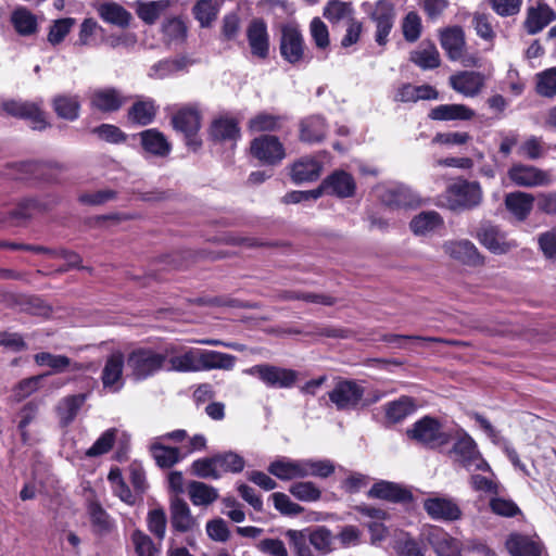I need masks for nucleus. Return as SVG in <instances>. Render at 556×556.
Here are the masks:
<instances>
[{"label": "nucleus", "instance_id": "obj_34", "mask_svg": "<svg viewBox=\"0 0 556 556\" xmlns=\"http://www.w3.org/2000/svg\"><path fill=\"white\" fill-rule=\"evenodd\" d=\"M476 113L465 104H440L429 112L432 121H470Z\"/></svg>", "mask_w": 556, "mask_h": 556}, {"label": "nucleus", "instance_id": "obj_32", "mask_svg": "<svg viewBox=\"0 0 556 556\" xmlns=\"http://www.w3.org/2000/svg\"><path fill=\"white\" fill-rule=\"evenodd\" d=\"M444 225L442 216L435 211H425L412 218L409 229L417 237H426Z\"/></svg>", "mask_w": 556, "mask_h": 556}, {"label": "nucleus", "instance_id": "obj_7", "mask_svg": "<svg viewBox=\"0 0 556 556\" xmlns=\"http://www.w3.org/2000/svg\"><path fill=\"white\" fill-rule=\"evenodd\" d=\"M201 111L197 105L184 106L172 117L173 127L184 134L187 146L194 151L202 144L197 136L201 128Z\"/></svg>", "mask_w": 556, "mask_h": 556}, {"label": "nucleus", "instance_id": "obj_38", "mask_svg": "<svg viewBox=\"0 0 556 556\" xmlns=\"http://www.w3.org/2000/svg\"><path fill=\"white\" fill-rule=\"evenodd\" d=\"M97 12L105 23L118 27H127L131 18V14L127 10L113 1L99 4Z\"/></svg>", "mask_w": 556, "mask_h": 556}, {"label": "nucleus", "instance_id": "obj_48", "mask_svg": "<svg viewBox=\"0 0 556 556\" xmlns=\"http://www.w3.org/2000/svg\"><path fill=\"white\" fill-rule=\"evenodd\" d=\"M169 5V0L138 2L137 14L146 24L152 25Z\"/></svg>", "mask_w": 556, "mask_h": 556}, {"label": "nucleus", "instance_id": "obj_6", "mask_svg": "<svg viewBox=\"0 0 556 556\" xmlns=\"http://www.w3.org/2000/svg\"><path fill=\"white\" fill-rule=\"evenodd\" d=\"M364 387L355 380H339L328 393L330 402L338 410H355L365 404L363 397Z\"/></svg>", "mask_w": 556, "mask_h": 556}, {"label": "nucleus", "instance_id": "obj_37", "mask_svg": "<svg viewBox=\"0 0 556 556\" xmlns=\"http://www.w3.org/2000/svg\"><path fill=\"white\" fill-rule=\"evenodd\" d=\"M210 137L217 142L237 141L240 138L237 121L227 116L215 118L210 127Z\"/></svg>", "mask_w": 556, "mask_h": 556}, {"label": "nucleus", "instance_id": "obj_61", "mask_svg": "<svg viewBox=\"0 0 556 556\" xmlns=\"http://www.w3.org/2000/svg\"><path fill=\"white\" fill-rule=\"evenodd\" d=\"M75 22L76 21L73 17H65L54 21L50 26L48 41L53 46L61 43L71 31L72 27L75 25Z\"/></svg>", "mask_w": 556, "mask_h": 556}, {"label": "nucleus", "instance_id": "obj_44", "mask_svg": "<svg viewBox=\"0 0 556 556\" xmlns=\"http://www.w3.org/2000/svg\"><path fill=\"white\" fill-rule=\"evenodd\" d=\"M410 61L422 70H432L440 66V53L432 42H422L410 53Z\"/></svg>", "mask_w": 556, "mask_h": 556}, {"label": "nucleus", "instance_id": "obj_54", "mask_svg": "<svg viewBox=\"0 0 556 556\" xmlns=\"http://www.w3.org/2000/svg\"><path fill=\"white\" fill-rule=\"evenodd\" d=\"M186 65L187 61L184 59L162 60L150 67L148 76L153 79H163L177 71L182 70Z\"/></svg>", "mask_w": 556, "mask_h": 556}, {"label": "nucleus", "instance_id": "obj_27", "mask_svg": "<svg viewBox=\"0 0 556 556\" xmlns=\"http://www.w3.org/2000/svg\"><path fill=\"white\" fill-rule=\"evenodd\" d=\"M427 540L438 554V556H459L462 552V543L452 538L443 529L431 528L427 534Z\"/></svg>", "mask_w": 556, "mask_h": 556}, {"label": "nucleus", "instance_id": "obj_45", "mask_svg": "<svg viewBox=\"0 0 556 556\" xmlns=\"http://www.w3.org/2000/svg\"><path fill=\"white\" fill-rule=\"evenodd\" d=\"M324 16L332 24H338L342 21L349 23L351 20H354V8L351 2L331 0L324 8Z\"/></svg>", "mask_w": 556, "mask_h": 556}, {"label": "nucleus", "instance_id": "obj_33", "mask_svg": "<svg viewBox=\"0 0 556 556\" xmlns=\"http://www.w3.org/2000/svg\"><path fill=\"white\" fill-rule=\"evenodd\" d=\"M535 198L531 193L515 191L505 195V206L519 222H523L530 215Z\"/></svg>", "mask_w": 556, "mask_h": 556}, {"label": "nucleus", "instance_id": "obj_17", "mask_svg": "<svg viewBox=\"0 0 556 556\" xmlns=\"http://www.w3.org/2000/svg\"><path fill=\"white\" fill-rule=\"evenodd\" d=\"M485 81L484 74L476 71H460L448 78L451 88L466 98L477 97L484 89Z\"/></svg>", "mask_w": 556, "mask_h": 556}, {"label": "nucleus", "instance_id": "obj_39", "mask_svg": "<svg viewBox=\"0 0 556 556\" xmlns=\"http://www.w3.org/2000/svg\"><path fill=\"white\" fill-rule=\"evenodd\" d=\"M416 410V403L409 396L389 402L384 405L386 418L391 424H397Z\"/></svg>", "mask_w": 556, "mask_h": 556}, {"label": "nucleus", "instance_id": "obj_58", "mask_svg": "<svg viewBox=\"0 0 556 556\" xmlns=\"http://www.w3.org/2000/svg\"><path fill=\"white\" fill-rule=\"evenodd\" d=\"M218 8L213 0H200L193 7L194 17L202 27H208L217 17Z\"/></svg>", "mask_w": 556, "mask_h": 556}, {"label": "nucleus", "instance_id": "obj_9", "mask_svg": "<svg viewBox=\"0 0 556 556\" xmlns=\"http://www.w3.org/2000/svg\"><path fill=\"white\" fill-rule=\"evenodd\" d=\"M369 17L375 24V41L380 47L387 46L395 22V8L393 3L390 0L377 1Z\"/></svg>", "mask_w": 556, "mask_h": 556}, {"label": "nucleus", "instance_id": "obj_43", "mask_svg": "<svg viewBox=\"0 0 556 556\" xmlns=\"http://www.w3.org/2000/svg\"><path fill=\"white\" fill-rule=\"evenodd\" d=\"M11 23L21 36H31L37 33V17L28 9L20 7L11 14Z\"/></svg>", "mask_w": 556, "mask_h": 556}, {"label": "nucleus", "instance_id": "obj_57", "mask_svg": "<svg viewBox=\"0 0 556 556\" xmlns=\"http://www.w3.org/2000/svg\"><path fill=\"white\" fill-rule=\"evenodd\" d=\"M401 27L403 37L408 42H416L421 36V18L415 11H410L404 16Z\"/></svg>", "mask_w": 556, "mask_h": 556}, {"label": "nucleus", "instance_id": "obj_11", "mask_svg": "<svg viewBox=\"0 0 556 556\" xmlns=\"http://www.w3.org/2000/svg\"><path fill=\"white\" fill-rule=\"evenodd\" d=\"M441 248L447 257L466 266H482L485 262V257L468 239L446 240Z\"/></svg>", "mask_w": 556, "mask_h": 556}, {"label": "nucleus", "instance_id": "obj_25", "mask_svg": "<svg viewBox=\"0 0 556 556\" xmlns=\"http://www.w3.org/2000/svg\"><path fill=\"white\" fill-rule=\"evenodd\" d=\"M440 42L452 61H459L465 51V31L460 26H450L440 30Z\"/></svg>", "mask_w": 556, "mask_h": 556}, {"label": "nucleus", "instance_id": "obj_55", "mask_svg": "<svg viewBox=\"0 0 556 556\" xmlns=\"http://www.w3.org/2000/svg\"><path fill=\"white\" fill-rule=\"evenodd\" d=\"M289 492L301 502H317L321 497V491L312 481L295 482L289 488Z\"/></svg>", "mask_w": 556, "mask_h": 556}, {"label": "nucleus", "instance_id": "obj_29", "mask_svg": "<svg viewBox=\"0 0 556 556\" xmlns=\"http://www.w3.org/2000/svg\"><path fill=\"white\" fill-rule=\"evenodd\" d=\"M439 92L430 85L414 86L403 84L394 92V101L402 103H415L419 100H437Z\"/></svg>", "mask_w": 556, "mask_h": 556}, {"label": "nucleus", "instance_id": "obj_36", "mask_svg": "<svg viewBox=\"0 0 556 556\" xmlns=\"http://www.w3.org/2000/svg\"><path fill=\"white\" fill-rule=\"evenodd\" d=\"M506 548L511 556H541L540 543L528 535L511 533L506 540Z\"/></svg>", "mask_w": 556, "mask_h": 556}, {"label": "nucleus", "instance_id": "obj_49", "mask_svg": "<svg viewBox=\"0 0 556 556\" xmlns=\"http://www.w3.org/2000/svg\"><path fill=\"white\" fill-rule=\"evenodd\" d=\"M163 40L167 46L181 45L187 36V27L179 18H170L162 26Z\"/></svg>", "mask_w": 556, "mask_h": 556}, {"label": "nucleus", "instance_id": "obj_12", "mask_svg": "<svg viewBox=\"0 0 556 556\" xmlns=\"http://www.w3.org/2000/svg\"><path fill=\"white\" fill-rule=\"evenodd\" d=\"M476 239L488 251L503 255L517 248V242L508 240L506 233L490 223L482 224L476 232Z\"/></svg>", "mask_w": 556, "mask_h": 556}, {"label": "nucleus", "instance_id": "obj_42", "mask_svg": "<svg viewBox=\"0 0 556 556\" xmlns=\"http://www.w3.org/2000/svg\"><path fill=\"white\" fill-rule=\"evenodd\" d=\"M368 496L391 502H402L409 497V492L396 483L380 481L371 486Z\"/></svg>", "mask_w": 556, "mask_h": 556}, {"label": "nucleus", "instance_id": "obj_35", "mask_svg": "<svg viewBox=\"0 0 556 556\" xmlns=\"http://www.w3.org/2000/svg\"><path fill=\"white\" fill-rule=\"evenodd\" d=\"M321 168V163L318 160L312 156H303L293 163L291 178L295 184L314 181L319 178Z\"/></svg>", "mask_w": 556, "mask_h": 556}, {"label": "nucleus", "instance_id": "obj_20", "mask_svg": "<svg viewBox=\"0 0 556 556\" xmlns=\"http://www.w3.org/2000/svg\"><path fill=\"white\" fill-rule=\"evenodd\" d=\"M2 106L12 116L28 118L31 122V127L36 130H42L47 127L43 112L34 102L10 100L4 102Z\"/></svg>", "mask_w": 556, "mask_h": 556}, {"label": "nucleus", "instance_id": "obj_15", "mask_svg": "<svg viewBox=\"0 0 556 556\" xmlns=\"http://www.w3.org/2000/svg\"><path fill=\"white\" fill-rule=\"evenodd\" d=\"M251 154L264 164L275 165L280 163L285 156L283 144L275 136L264 135L251 142Z\"/></svg>", "mask_w": 556, "mask_h": 556}, {"label": "nucleus", "instance_id": "obj_4", "mask_svg": "<svg viewBox=\"0 0 556 556\" xmlns=\"http://www.w3.org/2000/svg\"><path fill=\"white\" fill-rule=\"evenodd\" d=\"M187 439L188 433L184 429L164 433L151 440L149 452L159 467L170 468L184 459V457L179 447L167 446L165 442L173 441L175 443H182Z\"/></svg>", "mask_w": 556, "mask_h": 556}, {"label": "nucleus", "instance_id": "obj_18", "mask_svg": "<svg viewBox=\"0 0 556 556\" xmlns=\"http://www.w3.org/2000/svg\"><path fill=\"white\" fill-rule=\"evenodd\" d=\"M555 20V11L543 0H539L535 5L527 8L522 26L528 35H535Z\"/></svg>", "mask_w": 556, "mask_h": 556}, {"label": "nucleus", "instance_id": "obj_30", "mask_svg": "<svg viewBox=\"0 0 556 556\" xmlns=\"http://www.w3.org/2000/svg\"><path fill=\"white\" fill-rule=\"evenodd\" d=\"M34 361L38 366L50 367L54 372L83 371L87 369L81 363L73 362L70 357L49 352H40L34 355Z\"/></svg>", "mask_w": 556, "mask_h": 556}, {"label": "nucleus", "instance_id": "obj_2", "mask_svg": "<svg viewBox=\"0 0 556 556\" xmlns=\"http://www.w3.org/2000/svg\"><path fill=\"white\" fill-rule=\"evenodd\" d=\"M130 376L136 381H142L152 377L160 370H165L163 349L161 351L151 348L134 349L126 359Z\"/></svg>", "mask_w": 556, "mask_h": 556}, {"label": "nucleus", "instance_id": "obj_60", "mask_svg": "<svg viewBox=\"0 0 556 556\" xmlns=\"http://www.w3.org/2000/svg\"><path fill=\"white\" fill-rule=\"evenodd\" d=\"M48 374L37 375L21 380L13 389L14 400L20 402L36 392L40 388L41 381Z\"/></svg>", "mask_w": 556, "mask_h": 556}, {"label": "nucleus", "instance_id": "obj_16", "mask_svg": "<svg viewBox=\"0 0 556 556\" xmlns=\"http://www.w3.org/2000/svg\"><path fill=\"white\" fill-rule=\"evenodd\" d=\"M507 175L511 182L519 187L532 188L549 186L553 182L548 172L532 165L514 164L508 169Z\"/></svg>", "mask_w": 556, "mask_h": 556}, {"label": "nucleus", "instance_id": "obj_1", "mask_svg": "<svg viewBox=\"0 0 556 556\" xmlns=\"http://www.w3.org/2000/svg\"><path fill=\"white\" fill-rule=\"evenodd\" d=\"M165 370L176 372H199L212 369L230 370L236 356L213 350L193 349L169 343L163 348Z\"/></svg>", "mask_w": 556, "mask_h": 556}, {"label": "nucleus", "instance_id": "obj_21", "mask_svg": "<svg viewBox=\"0 0 556 556\" xmlns=\"http://www.w3.org/2000/svg\"><path fill=\"white\" fill-rule=\"evenodd\" d=\"M268 472L282 481L306 478L305 458L293 459L281 456L273 460L268 468Z\"/></svg>", "mask_w": 556, "mask_h": 556}, {"label": "nucleus", "instance_id": "obj_28", "mask_svg": "<svg viewBox=\"0 0 556 556\" xmlns=\"http://www.w3.org/2000/svg\"><path fill=\"white\" fill-rule=\"evenodd\" d=\"M324 188H326V194L350 198L355 193L356 184L349 173L336 170L324 179Z\"/></svg>", "mask_w": 556, "mask_h": 556}, {"label": "nucleus", "instance_id": "obj_51", "mask_svg": "<svg viewBox=\"0 0 556 556\" xmlns=\"http://www.w3.org/2000/svg\"><path fill=\"white\" fill-rule=\"evenodd\" d=\"M285 536L296 556H315L309 540H307V530H288Z\"/></svg>", "mask_w": 556, "mask_h": 556}, {"label": "nucleus", "instance_id": "obj_3", "mask_svg": "<svg viewBox=\"0 0 556 556\" xmlns=\"http://www.w3.org/2000/svg\"><path fill=\"white\" fill-rule=\"evenodd\" d=\"M444 197L452 211H467L482 203L483 191L477 181L458 179L447 186Z\"/></svg>", "mask_w": 556, "mask_h": 556}, {"label": "nucleus", "instance_id": "obj_41", "mask_svg": "<svg viewBox=\"0 0 556 556\" xmlns=\"http://www.w3.org/2000/svg\"><path fill=\"white\" fill-rule=\"evenodd\" d=\"M327 131V126L323 117L311 116L301 122L300 139L307 143L321 141Z\"/></svg>", "mask_w": 556, "mask_h": 556}, {"label": "nucleus", "instance_id": "obj_22", "mask_svg": "<svg viewBox=\"0 0 556 556\" xmlns=\"http://www.w3.org/2000/svg\"><path fill=\"white\" fill-rule=\"evenodd\" d=\"M424 508L435 520L454 521L462 516L459 506L453 500L446 497L427 498L424 502Z\"/></svg>", "mask_w": 556, "mask_h": 556}, {"label": "nucleus", "instance_id": "obj_10", "mask_svg": "<svg viewBox=\"0 0 556 556\" xmlns=\"http://www.w3.org/2000/svg\"><path fill=\"white\" fill-rule=\"evenodd\" d=\"M279 50L282 59L290 64H300L305 60L306 46L301 31L293 25H283Z\"/></svg>", "mask_w": 556, "mask_h": 556}, {"label": "nucleus", "instance_id": "obj_56", "mask_svg": "<svg viewBox=\"0 0 556 556\" xmlns=\"http://www.w3.org/2000/svg\"><path fill=\"white\" fill-rule=\"evenodd\" d=\"M382 341L389 343L397 349H407L408 343L417 342V343H429V342H440L447 343L446 340L435 337H420V336H405V334H394L388 333L382 337Z\"/></svg>", "mask_w": 556, "mask_h": 556}, {"label": "nucleus", "instance_id": "obj_47", "mask_svg": "<svg viewBox=\"0 0 556 556\" xmlns=\"http://www.w3.org/2000/svg\"><path fill=\"white\" fill-rule=\"evenodd\" d=\"M87 510L94 532L104 534L113 529L112 518L98 502H90Z\"/></svg>", "mask_w": 556, "mask_h": 556}, {"label": "nucleus", "instance_id": "obj_5", "mask_svg": "<svg viewBox=\"0 0 556 556\" xmlns=\"http://www.w3.org/2000/svg\"><path fill=\"white\" fill-rule=\"evenodd\" d=\"M406 434L418 444L429 448L441 447L451 440L450 433L442 428L441 424L435 418L429 416H425L414 422L406 430Z\"/></svg>", "mask_w": 556, "mask_h": 556}, {"label": "nucleus", "instance_id": "obj_40", "mask_svg": "<svg viewBox=\"0 0 556 556\" xmlns=\"http://www.w3.org/2000/svg\"><path fill=\"white\" fill-rule=\"evenodd\" d=\"M86 399V394H74L65 396L59 402L56 412L62 426L65 427L73 422Z\"/></svg>", "mask_w": 556, "mask_h": 556}, {"label": "nucleus", "instance_id": "obj_19", "mask_svg": "<svg viewBox=\"0 0 556 556\" xmlns=\"http://www.w3.org/2000/svg\"><path fill=\"white\" fill-rule=\"evenodd\" d=\"M172 528L180 533H189L199 530V521L192 516L189 505L178 496L170 500L169 506Z\"/></svg>", "mask_w": 556, "mask_h": 556}, {"label": "nucleus", "instance_id": "obj_8", "mask_svg": "<svg viewBox=\"0 0 556 556\" xmlns=\"http://www.w3.org/2000/svg\"><path fill=\"white\" fill-rule=\"evenodd\" d=\"M244 374L255 376L267 387L277 389L291 388L298 379L295 370L269 364L254 365L245 369Z\"/></svg>", "mask_w": 556, "mask_h": 556}, {"label": "nucleus", "instance_id": "obj_23", "mask_svg": "<svg viewBox=\"0 0 556 556\" xmlns=\"http://www.w3.org/2000/svg\"><path fill=\"white\" fill-rule=\"evenodd\" d=\"M125 365L124 355L121 352L112 353L105 361L101 374L104 389L117 392L123 387V369Z\"/></svg>", "mask_w": 556, "mask_h": 556}, {"label": "nucleus", "instance_id": "obj_13", "mask_svg": "<svg viewBox=\"0 0 556 556\" xmlns=\"http://www.w3.org/2000/svg\"><path fill=\"white\" fill-rule=\"evenodd\" d=\"M451 453L455 460L468 470H490V466L479 453L476 442L468 434H464L457 440Z\"/></svg>", "mask_w": 556, "mask_h": 556}, {"label": "nucleus", "instance_id": "obj_64", "mask_svg": "<svg viewBox=\"0 0 556 556\" xmlns=\"http://www.w3.org/2000/svg\"><path fill=\"white\" fill-rule=\"evenodd\" d=\"M536 91L543 97L556 94V67L538 75Z\"/></svg>", "mask_w": 556, "mask_h": 556}, {"label": "nucleus", "instance_id": "obj_63", "mask_svg": "<svg viewBox=\"0 0 556 556\" xmlns=\"http://www.w3.org/2000/svg\"><path fill=\"white\" fill-rule=\"evenodd\" d=\"M131 542L138 556H157V549L149 535L140 530L131 534Z\"/></svg>", "mask_w": 556, "mask_h": 556}, {"label": "nucleus", "instance_id": "obj_52", "mask_svg": "<svg viewBox=\"0 0 556 556\" xmlns=\"http://www.w3.org/2000/svg\"><path fill=\"white\" fill-rule=\"evenodd\" d=\"M156 113V108L153 101H140L135 103L128 111V118L138 125L150 124Z\"/></svg>", "mask_w": 556, "mask_h": 556}, {"label": "nucleus", "instance_id": "obj_53", "mask_svg": "<svg viewBox=\"0 0 556 556\" xmlns=\"http://www.w3.org/2000/svg\"><path fill=\"white\" fill-rule=\"evenodd\" d=\"M307 530V540H309L311 546L314 547L320 554H327L331 551L332 534L330 530L325 527H317L315 529Z\"/></svg>", "mask_w": 556, "mask_h": 556}, {"label": "nucleus", "instance_id": "obj_46", "mask_svg": "<svg viewBox=\"0 0 556 556\" xmlns=\"http://www.w3.org/2000/svg\"><path fill=\"white\" fill-rule=\"evenodd\" d=\"M188 494L192 504L195 506L210 505L218 497V493L215 488L199 481H192L189 483Z\"/></svg>", "mask_w": 556, "mask_h": 556}, {"label": "nucleus", "instance_id": "obj_24", "mask_svg": "<svg viewBox=\"0 0 556 556\" xmlns=\"http://www.w3.org/2000/svg\"><path fill=\"white\" fill-rule=\"evenodd\" d=\"M90 105L100 112L109 113L119 110L126 98L115 88H98L91 91Z\"/></svg>", "mask_w": 556, "mask_h": 556}, {"label": "nucleus", "instance_id": "obj_31", "mask_svg": "<svg viewBox=\"0 0 556 556\" xmlns=\"http://www.w3.org/2000/svg\"><path fill=\"white\" fill-rule=\"evenodd\" d=\"M139 137L142 149L151 155L165 157L172 150V144L166 137L155 128L141 131Z\"/></svg>", "mask_w": 556, "mask_h": 556}, {"label": "nucleus", "instance_id": "obj_14", "mask_svg": "<svg viewBox=\"0 0 556 556\" xmlns=\"http://www.w3.org/2000/svg\"><path fill=\"white\" fill-rule=\"evenodd\" d=\"M245 36L250 53L257 60H266L269 56L270 39L267 24L262 18H253L245 29Z\"/></svg>", "mask_w": 556, "mask_h": 556}, {"label": "nucleus", "instance_id": "obj_50", "mask_svg": "<svg viewBox=\"0 0 556 556\" xmlns=\"http://www.w3.org/2000/svg\"><path fill=\"white\" fill-rule=\"evenodd\" d=\"M53 108L58 116L74 121L78 117L80 104L76 96L61 94L53 99Z\"/></svg>", "mask_w": 556, "mask_h": 556}, {"label": "nucleus", "instance_id": "obj_26", "mask_svg": "<svg viewBox=\"0 0 556 556\" xmlns=\"http://www.w3.org/2000/svg\"><path fill=\"white\" fill-rule=\"evenodd\" d=\"M379 198L381 202L391 208L408 207L417 203L414 192L404 185H394L383 188Z\"/></svg>", "mask_w": 556, "mask_h": 556}, {"label": "nucleus", "instance_id": "obj_59", "mask_svg": "<svg viewBox=\"0 0 556 556\" xmlns=\"http://www.w3.org/2000/svg\"><path fill=\"white\" fill-rule=\"evenodd\" d=\"M191 467L193 475L197 477L204 479H218L220 477L216 456L197 459Z\"/></svg>", "mask_w": 556, "mask_h": 556}, {"label": "nucleus", "instance_id": "obj_62", "mask_svg": "<svg viewBox=\"0 0 556 556\" xmlns=\"http://www.w3.org/2000/svg\"><path fill=\"white\" fill-rule=\"evenodd\" d=\"M472 26L476 34L485 41H493L495 31L492 26V16L485 13L476 12L472 16Z\"/></svg>", "mask_w": 556, "mask_h": 556}]
</instances>
